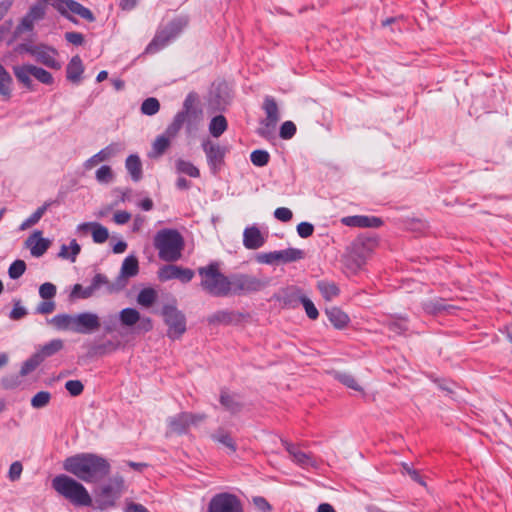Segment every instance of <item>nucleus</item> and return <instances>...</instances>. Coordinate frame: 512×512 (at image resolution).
<instances>
[{
  "label": "nucleus",
  "instance_id": "1",
  "mask_svg": "<svg viewBox=\"0 0 512 512\" xmlns=\"http://www.w3.org/2000/svg\"><path fill=\"white\" fill-rule=\"evenodd\" d=\"M63 468L86 483H97L110 474L111 465L101 455L95 453H79L66 458Z\"/></svg>",
  "mask_w": 512,
  "mask_h": 512
},
{
  "label": "nucleus",
  "instance_id": "2",
  "mask_svg": "<svg viewBox=\"0 0 512 512\" xmlns=\"http://www.w3.org/2000/svg\"><path fill=\"white\" fill-rule=\"evenodd\" d=\"M52 488L74 506L88 507L92 504V498L84 485L68 475L55 476Z\"/></svg>",
  "mask_w": 512,
  "mask_h": 512
},
{
  "label": "nucleus",
  "instance_id": "3",
  "mask_svg": "<svg viewBox=\"0 0 512 512\" xmlns=\"http://www.w3.org/2000/svg\"><path fill=\"white\" fill-rule=\"evenodd\" d=\"M154 246L161 260L175 262L181 258L184 240L177 230L165 228L154 236Z\"/></svg>",
  "mask_w": 512,
  "mask_h": 512
},
{
  "label": "nucleus",
  "instance_id": "4",
  "mask_svg": "<svg viewBox=\"0 0 512 512\" xmlns=\"http://www.w3.org/2000/svg\"><path fill=\"white\" fill-rule=\"evenodd\" d=\"M187 25L185 18H176L170 21L165 27L159 29L151 42L147 45L145 53L154 54L166 47L174 40Z\"/></svg>",
  "mask_w": 512,
  "mask_h": 512
},
{
  "label": "nucleus",
  "instance_id": "5",
  "mask_svg": "<svg viewBox=\"0 0 512 512\" xmlns=\"http://www.w3.org/2000/svg\"><path fill=\"white\" fill-rule=\"evenodd\" d=\"M125 490V481L121 475H115L109 483L103 485L97 496L96 503L100 510H107L115 507L116 501Z\"/></svg>",
  "mask_w": 512,
  "mask_h": 512
},
{
  "label": "nucleus",
  "instance_id": "6",
  "mask_svg": "<svg viewBox=\"0 0 512 512\" xmlns=\"http://www.w3.org/2000/svg\"><path fill=\"white\" fill-rule=\"evenodd\" d=\"M265 282L259 278L247 274H232L226 276V294H247L260 291L265 287Z\"/></svg>",
  "mask_w": 512,
  "mask_h": 512
},
{
  "label": "nucleus",
  "instance_id": "7",
  "mask_svg": "<svg viewBox=\"0 0 512 512\" xmlns=\"http://www.w3.org/2000/svg\"><path fill=\"white\" fill-rule=\"evenodd\" d=\"M201 287L213 296L224 295V275L219 271V264L212 262L206 267H200Z\"/></svg>",
  "mask_w": 512,
  "mask_h": 512
},
{
  "label": "nucleus",
  "instance_id": "8",
  "mask_svg": "<svg viewBox=\"0 0 512 512\" xmlns=\"http://www.w3.org/2000/svg\"><path fill=\"white\" fill-rule=\"evenodd\" d=\"M162 316L168 326L167 336L172 340L179 339L186 331L185 315L175 304H166L162 308Z\"/></svg>",
  "mask_w": 512,
  "mask_h": 512
},
{
  "label": "nucleus",
  "instance_id": "9",
  "mask_svg": "<svg viewBox=\"0 0 512 512\" xmlns=\"http://www.w3.org/2000/svg\"><path fill=\"white\" fill-rule=\"evenodd\" d=\"M138 272V259L133 255L126 257L122 263L119 276L115 279V281H109L108 294H114L122 291L127 285V279L135 277Z\"/></svg>",
  "mask_w": 512,
  "mask_h": 512
},
{
  "label": "nucleus",
  "instance_id": "10",
  "mask_svg": "<svg viewBox=\"0 0 512 512\" xmlns=\"http://www.w3.org/2000/svg\"><path fill=\"white\" fill-rule=\"evenodd\" d=\"M180 113L184 114V122L186 123V130L192 133L198 129V126L203 118V111L197 105V95L189 93L183 103V108Z\"/></svg>",
  "mask_w": 512,
  "mask_h": 512
},
{
  "label": "nucleus",
  "instance_id": "11",
  "mask_svg": "<svg viewBox=\"0 0 512 512\" xmlns=\"http://www.w3.org/2000/svg\"><path fill=\"white\" fill-rule=\"evenodd\" d=\"M281 443L289 453L291 460L302 469H318L320 462L311 453L302 451L296 444L281 439Z\"/></svg>",
  "mask_w": 512,
  "mask_h": 512
},
{
  "label": "nucleus",
  "instance_id": "12",
  "mask_svg": "<svg viewBox=\"0 0 512 512\" xmlns=\"http://www.w3.org/2000/svg\"><path fill=\"white\" fill-rule=\"evenodd\" d=\"M108 284V277L102 273H97L92 278L91 284L89 286L83 287L81 284H75L72 288L70 297L78 299H88L92 297L95 294V292H97L101 288H105L106 293H108Z\"/></svg>",
  "mask_w": 512,
  "mask_h": 512
},
{
  "label": "nucleus",
  "instance_id": "13",
  "mask_svg": "<svg viewBox=\"0 0 512 512\" xmlns=\"http://www.w3.org/2000/svg\"><path fill=\"white\" fill-rule=\"evenodd\" d=\"M157 275L158 279L162 282L178 279L182 283H188L193 279L195 273L190 268L167 264L159 268Z\"/></svg>",
  "mask_w": 512,
  "mask_h": 512
},
{
  "label": "nucleus",
  "instance_id": "14",
  "mask_svg": "<svg viewBox=\"0 0 512 512\" xmlns=\"http://www.w3.org/2000/svg\"><path fill=\"white\" fill-rule=\"evenodd\" d=\"M202 147L211 172L214 175L219 174L224 163V150L219 145L213 144L210 140L203 141Z\"/></svg>",
  "mask_w": 512,
  "mask_h": 512
},
{
  "label": "nucleus",
  "instance_id": "15",
  "mask_svg": "<svg viewBox=\"0 0 512 512\" xmlns=\"http://www.w3.org/2000/svg\"><path fill=\"white\" fill-rule=\"evenodd\" d=\"M101 326L97 314L92 312H83L75 315L74 332L79 334H91L97 331Z\"/></svg>",
  "mask_w": 512,
  "mask_h": 512
},
{
  "label": "nucleus",
  "instance_id": "16",
  "mask_svg": "<svg viewBox=\"0 0 512 512\" xmlns=\"http://www.w3.org/2000/svg\"><path fill=\"white\" fill-rule=\"evenodd\" d=\"M266 242V236L262 234L260 229L253 225L246 227L243 232V245L246 249L257 250Z\"/></svg>",
  "mask_w": 512,
  "mask_h": 512
},
{
  "label": "nucleus",
  "instance_id": "17",
  "mask_svg": "<svg viewBox=\"0 0 512 512\" xmlns=\"http://www.w3.org/2000/svg\"><path fill=\"white\" fill-rule=\"evenodd\" d=\"M36 50L35 58L38 62L51 69L59 70L61 68L60 62L55 58L57 55L56 49L40 44Z\"/></svg>",
  "mask_w": 512,
  "mask_h": 512
},
{
  "label": "nucleus",
  "instance_id": "18",
  "mask_svg": "<svg viewBox=\"0 0 512 512\" xmlns=\"http://www.w3.org/2000/svg\"><path fill=\"white\" fill-rule=\"evenodd\" d=\"M123 149L124 147L121 143H111L102 150H100L98 153L90 157L88 160H86L84 166L86 169H91L99 162L108 160L110 157L115 156Z\"/></svg>",
  "mask_w": 512,
  "mask_h": 512
},
{
  "label": "nucleus",
  "instance_id": "19",
  "mask_svg": "<svg viewBox=\"0 0 512 512\" xmlns=\"http://www.w3.org/2000/svg\"><path fill=\"white\" fill-rule=\"evenodd\" d=\"M342 223L349 227H361V228H378L383 224V221L374 216H347L342 218Z\"/></svg>",
  "mask_w": 512,
  "mask_h": 512
},
{
  "label": "nucleus",
  "instance_id": "20",
  "mask_svg": "<svg viewBox=\"0 0 512 512\" xmlns=\"http://www.w3.org/2000/svg\"><path fill=\"white\" fill-rule=\"evenodd\" d=\"M50 241L42 237L40 230H35L26 240V245L30 246L31 254L34 257L42 256L50 247Z\"/></svg>",
  "mask_w": 512,
  "mask_h": 512
},
{
  "label": "nucleus",
  "instance_id": "21",
  "mask_svg": "<svg viewBox=\"0 0 512 512\" xmlns=\"http://www.w3.org/2000/svg\"><path fill=\"white\" fill-rule=\"evenodd\" d=\"M187 417L188 412H181L173 417H169L167 420V434H187L190 429V423Z\"/></svg>",
  "mask_w": 512,
  "mask_h": 512
},
{
  "label": "nucleus",
  "instance_id": "22",
  "mask_svg": "<svg viewBox=\"0 0 512 512\" xmlns=\"http://www.w3.org/2000/svg\"><path fill=\"white\" fill-rule=\"evenodd\" d=\"M84 72V65L79 55H75L71 58L66 66V78L68 81L79 84L82 80V74Z\"/></svg>",
  "mask_w": 512,
  "mask_h": 512
},
{
  "label": "nucleus",
  "instance_id": "23",
  "mask_svg": "<svg viewBox=\"0 0 512 512\" xmlns=\"http://www.w3.org/2000/svg\"><path fill=\"white\" fill-rule=\"evenodd\" d=\"M368 251L363 244L355 243L347 257L348 265L353 269H360L366 262Z\"/></svg>",
  "mask_w": 512,
  "mask_h": 512
},
{
  "label": "nucleus",
  "instance_id": "24",
  "mask_svg": "<svg viewBox=\"0 0 512 512\" xmlns=\"http://www.w3.org/2000/svg\"><path fill=\"white\" fill-rule=\"evenodd\" d=\"M262 109L266 115L264 119L272 122H279L281 115L278 104L274 97L266 96L263 101Z\"/></svg>",
  "mask_w": 512,
  "mask_h": 512
},
{
  "label": "nucleus",
  "instance_id": "25",
  "mask_svg": "<svg viewBox=\"0 0 512 512\" xmlns=\"http://www.w3.org/2000/svg\"><path fill=\"white\" fill-rule=\"evenodd\" d=\"M13 72L17 80L29 90H33V82L30 78L32 76V64H24L21 66L13 67Z\"/></svg>",
  "mask_w": 512,
  "mask_h": 512
},
{
  "label": "nucleus",
  "instance_id": "26",
  "mask_svg": "<svg viewBox=\"0 0 512 512\" xmlns=\"http://www.w3.org/2000/svg\"><path fill=\"white\" fill-rule=\"evenodd\" d=\"M305 295L301 293V290L295 287L287 289L282 296V303L285 307L296 308L299 304H302Z\"/></svg>",
  "mask_w": 512,
  "mask_h": 512
},
{
  "label": "nucleus",
  "instance_id": "27",
  "mask_svg": "<svg viewBox=\"0 0 512 512\" xmlns=\"http://www.w3.org/2000/svg\"><path fill=\"white\" fill-rule=\"evenodd\" d=\"M125 167L133 181L138 182L142 178V163L138 155L131 154L127 157Z\"/></svg>",
  "mask_w": 512,
  "mask_h": 512
},
{
  "label": "nucleus",
  "instance_id": "28",
  "mask_svg": "<svg viewBox=\"0 0 512 512\" xmlns=\"http://www.w3.org/2000/svg\"><path fill=\"white\" fill-rule=\"evenodd\" d=\"M64 344L61 339H53L48 343L44 344L36 351V354L41 357L43 362L46 358L51 357L62 350Z\"/></svg>",
  "mask_w": 512,
  "mask_h": 512
},
{
  "label": "nucleus",
  "instance_id": "29",
  "mask_svg": "<svg viewBox=\"0 0 512 512\" xmlns=\"http://www.w3.org/2000/svg\"><path fill=\"white\" fill-rule=\"evenodd\" d=\"M326 315L329 319V321L336 327L337 329L344 328L348 322L349 317L346 313H344L342 310H340L337 307H332L330 309L326 310Z\"/></svg>",
  "mask_w": 512,
  "mask_h": 512
},
{
  "label": "nucleus",
  "instance_id": "30",
  "mask_svg": "<svg viewBox=\"0 0 512 512\" xmlns=\"http://www.w3.org/2000/svg\"><path fill=\"white\" fill-rule=\"evenodd\" d=\"M53 324L59 330H69L74 332L75 328V315L69 314H57L51 320Z\"/></svg>",
  "mask_w": 512,
  "mask_h": 512
},
{
  "label": "nucleus",
  "instance_id": "31",
  "mask_svg": "<svg viewBox=\"0 0 512 512\" xmlns=\"http://www.w3.org/2000/svg\"><path fill=\"white\" fill-rule=\"evenodd\" d=\"M171 139L166 134L159 135L152 144V151L150 152V157H160L162 156L166 150L170 147Z\"/></svg>",
  "mask_w": 512,
  "mask_h": 512
},
{
  "label": "nucleus",
  "instance_id": "32",
  "mask_svg": "<svg viewBox=\"0 0 512 512\" xmlns=\"http://www.w3.org/2000/svg\"><path fill=\"white\" fill-rule=\"evenodd\" d=\"M454 306L447 305L445 303L444 299L438 298V299H432L429 301H426L423 303V309L428 314L436 315L438 313H441L443 311H449L450 309H453Z\"/></svg>",
  "mask_w": 512,
  "mask_h": 512
},
{
  "label": "nucleus",
  "instance_id": "33",
  "mask_svg": "<svg viewBox=\"0 0 512 512\" xmlns=\"http://www.w3.org/2000/svg\"><path fill=\"white\" fill-rule=\"evenodd\" d=\"M92 227V238L95 243H104L108 237V229L99 223H84L80 225L81 229Z\"/></svg>",
  "mask_w": 512,
  "mask_h": 512
},
{
  "label": "nucleus",
  "instance_id": "34",
  "mask_svg": "<svg viewBox=\"0 0 512 512\" xmlns=\"http://www.w3.org/2000/svg\"><path fill=\"white\" fill-rule=\"evenodd\" d=\"M317 288L319 289L323 298L327 301H331L340 293L339 287L334 282L319 281Z\"/></svg>",
  "mask_w": 512,
  "mask_h": 512
},
{
  "label": "nucleus",
  "instance_id": "35",
  "mask_svg": "<svg viewBox=\"0 0 512 512\" xmlns=\"http://www.w3.org/2000/svg\"><path fill=\"white\" fill-rule=\"evenodd\" d=\"M140 319V313L135 308H124L119 313V321L124 326H133Z\"/></svg>",
  "mask_w": 512,
  "mask_h": 512
},
{
  "label": "nucleus",
  "instance_id": "36",
  "mask_svg": "<svg viewBox=\"0 0 512 512\" xmlns=\"http://www.w3.org/2000/svg\"><path fill=\"white\" fill-rule=\"evenodd\" d=\"M277 253L280 255V257H278V261L284 263H289L304 258V252L297 248L279 250Z\"/></svg>",
  "mask_w": 512,
  "mask_h": 512
},
{
  "label": "nucleus",
  "instance_id": "37",
  "mask_svg": "<svg viewBox=\"0 0 512 512\" xmlns=\"http://www.w3.org/2000/svg\"><path fill=\"white\" fill-rule=\"evenodd\" d=\"M184 124V114L178 112L174 116L173 121L167 126L164 134L173 139L174 137L177 136V134L179 133Z\"/></svg>",
  "mask_w": 512,
  "mask_h": 512
},
{
  "label": "nucleus",
  "instance_id": "38",
  "mask_svg": "<svg viewBox=\"0 0 512 512\" xmlns=\"http://www.w3.org/2000/svg\"><path fill=\"white\" fill-rule=\"evenodd\" d=\"M156 298L157 293L153 288H144L139 292L137 302L144 307H150L156 301Z\"/></svg>",
  "mask_w": 512,
  "mask_h": 512
},
{
  "label": "nucleus",
  "instance_id": "39",
  "mask_svg": "<svg viewBox=\"0 0 512 512\" xmlns=\"http://www.w3.org/2000/svg\"><path fill=\"white\" fill-rule=\"evenodd\" d=\"M277 124V122L262 119L260 121V126L257 129V134L265 139H271L274 137Z\"/></svg>",
  "mask_w": 512,
  "mask_h": 512
},
{
  "label": "nucleus",
  "instance_id": "40",
  "mask_svg": "<svg viewBox=\"0 0 512 512\" xmlns=\"http://www.w3.org/2000/svg\"><path fill=\"white\" fill-rule=\"evenodd\" d=\"M176 168L179 173L186 174L190 177L197 178L200 176L199 169L189 161L182 159L177 160Z\"/></svg>",
  "mask_w": 512,
  "mask_h": 512
},
{
  "label": "nucleus",
  "instance_id": "41",
  "mask_svg": "<svg viewBox=\"0 0 512 512\" xmlns=\"http://www.w3.org/2000/svg\"><path fill=\"white\" fill-rule=\"evenodd\" d=\"M334 377L346 387L355 391H362L361 386L357 383L353 375L345 372H336Z\"/></svg>",
  "mask_w": 512,
  "mask_h": 512
},
{
  "label": "nucleus",
  "instance_id": "42",
  "mask_svg": "<svg viewBox=\"0 0 512 512\" xmlns=\"http://www.w3.org/2000/svg\"><path fill=\"white\" fill-rule=\"evenodd\" d=\"M42 363L41 357L36 352L22 363L20 375L26 376L33 372Z\"/></svg>",
  "mask_w": 512,
  "mask_h": 512
},
{
  "label": "nucleus",
  "instance_id": "43",
  "mask_svg": "<svg viewBox=\"0 0 512 512\" xmlns=\"http://www.w3.org/2000/svg\"><path fill=\"white\" fill-rule=\"evenodd\" d=\"M12 82L13 79L7 70L0 73V95L5 99H9L11 97Z\"/></svg>",
  "mask_w": 512,
  "mask_h": 512
},
{
  "label": "nucleus",
  "instance_id": "44",
  "mask_svg": "<svg viewBox=\"0 0 512 512\" xmlns=\"http://www.w3.org/2000/svg\"><path fill=\"white\" fill-rule=\"evenodd\" d=\"M70 248H71V254H68V247L65 244H63L61 246V249H60V252H59L58 256L61 257V258H64V259H70L71 262H75L77 255L81 251V247L77 243V241L75 239H73L70 242Z\"/></svg>",
  "mask_w": 512,
  "mask_h": 512
},
{
  "label": "nucleus",
  "instance_id": "45",
  "mask_svg": "<svg viewBox=\"0 0 512 512\" xmlns=\"http://www.w3.org/2000/svg\"><path fill=\"white\" fill-rule=\"evenodd\" d=\"M160 109V103L158 99L149 97L145 99L141 104V112L144 115L152 116L155 115Z\"/></svg>",
  "mask_w": 512,
  "mask_h": 512
},
{
  "label": "nucleus",
  "instance_id": "46",
  "mask_svg": "<svg viewBox=\"0 0 512 512\" xmlns=\"http://www.w3.org/2000/svg\"><path fill=\"white\" fill-rule=\"evenodd\" d=\"M51 400V393L48 391H40L36 393L31 399V406L35 409L46 407Z\"/></svg>",
  "mask_w": 512,
  "mask_h": 512
},
{
  "label": "nucleus",
  "instance_id": "47",
  "mask_svg": "<svg viewBox=\"0 0 512 512\" xmlns=\"http://www.w3.org/2000/svg\"><path fill=\"white\" fill-rule=\"evenodd\" d=\"M32 76L45 85H52L54 82V78L50 72L35 65H32Z\"/></svg>",
  "mask_w": 512,
  "mask_h": 512
},
{
  "label": "nucleus",
  "instance_id": "48",
  "mask_svg": "<svg viewBox=\"0 0 512 512\" xmlns=\"http://www.w3.org/2000/svg\"><path fill=\"white\" fill-rule=\"evenodd\" d=\"M250 160L257 167L266 166L270 160V155L266 150H254L250 155Z\"/></svg>",
  "mask_w": 512,
  "mask_h": 512
},
{
  "label": "nucleus",
  "instance_id": "49",
  "mask_svg": "<svg viewBox=\"0 0 512 512\" xmlns=\"http://www.w3.org/2000/svg\"><path fill=\"white\" fill-rule=\"evenodd\" d=\"M26 271V263L23 260H15L8 269V275L11 279L20 278Z\"/></svg>",
  "mask_w": 512,
  "mask_h": 512
},
{
  "label": "nucleus",
  "instance_id": "50",
  "mask_svg": "<svg viewBox=\"0 0 512 512\" xmlns=\"http://www.w3.org/2000/svg\"><path fill=\"white\" fill-rule=\"evenodd\" d=\"M209 131L214 137H219L224 133V115L220 114L212 119Z\"/></svg>",
  "mask_w": 512,
  "mask_h": 512
},
{
  "label": "nucleus",
  "instance_id": "51",
  "mask_svg": "<svg viewBox=\"0 0 512 512\" xmlns=\"http://www.w3.org/2000/svg\"><path fill=\"white\" fill-rule=\"evenodd\" d=\"M297 128L294 122L285 121L280 126L279 136L281 139L289 140L296 134Z\"/></svg>",
  "mask_w": 512,
  "mask_h": 512
},
{
  "label": "nucleus",
  "instance_id": "52",
  "mask_svg": "<svg viewBox=\"0 0 512 512\" xmlns=\"http://www.w3.org/2000/svg\"><path fill=\"white\" fill-rule=\"evenodd\" d=\"M387 328L390 332L401 335L408 330V325L406 319L400 318L388 322Z\"/></svg>",
  "mask_w": 512,
  "mask_h": 512
},
{
  "label": "nucleus",
  "instance_id": "53",
  "mask_svg": "<svg viewBox=\"0 0 512 512\" xmlns=\"http://www.w3.org/2000/svg\"><path fill=\"white\" fill-rule=\"evenodd\" d=\"M226 512H244L240 499L230 493H226Z\"/></svg>",
  "mask_w": 512,
  "mask_h": 512
},
{
  "label": "nucleus",
  "instance_id": "54",
  "mask_svg": "<svg viewBox=\"0 0 512 512\" xmlns=\"http://www.w3.org/2000/svg\"><path fill=\"white\" fill-rule=\"evenodd\" d=\"M242 407H243V402L240 400L239 396H237V395L227 396L226 395V411H229L232 414H236L241 411Z\"/></svg>",
  "mask_w": 512,
  "mask_h": 512
},
{
  "label": "nucleus",
  "instance_id": "55",
  "mask_svg": "<svg viewBox=\"0 0 512 512\" xmlns=\"http://www.w3.org/2000/svg\"><path fill=\"white\" fill-rule=\"evenodd\" d=\"M57 292L56 286L53 283L45 282L39 287V295L45 300H50L55 297Z\"/></svg>",
  "mask_w": 512,
  "mask_h": 512
},
{
  "label": "nucleus",
  "instance_id": "56",
  "mask_svg": "<svg viewBox=\"0 0 512 512\" xmlns=\"http://www.w3.org/2000/svg\"><path fill=\"white\" fill-rule=\"evenodd\" d=\"M96 179L100 183H109L113 179V172L110 166L103 165L96 171Z\"/></svg>",
  "mask_w": 512,
  "mask_h": 512
},
{
  "label": "nucleus",
  "instance_id": "57",
  "mask_svg": "<svg viewBox=\"0 0 512 512\" xmlns=\"http://www.w3.org/2000/svg\"><path fill=\"white\" fill-rule=\"evenodd\" d=\"M208 512H224V492L218 493L212 498Z\"/></svg>",
  "mask_w": 512,
  "mask_h": 512
},
{
  "label": "nucleus",
  "instance_id": "58",
  "mask_svg": "<svg viewBox=\"0 0 512 512\" xmlns=\"http://www.w3.org/2000/svg\"><path fill=\"white\" fill-rule=\"evenodd\" d=\"M65 388L73 397L79 396L84 390V385L80 380H69L65 383Z\"/></svg>",
  "mask_w": 512,
  "mask_h": 512
},
{
  "label": "nucleus",
  "instance_id": "59",
  "mask_svg": "<svg viewBox=\"0 0 512 512\" xmlns=\"http://www.w3.org/2000/svg\"><path fill=\"white\" fill-rule=\"evenodd\" d=\"M278 257L280 255H278L277 251L259 253L256 255V261L261 264H274L279 262Z\"/></svg>",
  "mask_w": 512,
  "mask_h": 512
},
{
  "label": "nucleus",
  "instance_id": "60",
  "mask_svg": "<svg viewBox=\"0 0 512 512\" xmlns=\"http://www.w3.org/2000/svg\"><path fill=\"white\" fill-rule=\"evenodd\" d=\"M27 15L32 18L34 21H38L44 18L45 16V6L43 3H37L30 7Z\"/></svg>",
  "mask_w": 512,
  "mask_h": 512
},
{
  "label": "nucleus",
  "instance_id": "61",
  "mask_svg": "<svg viewBox=\"0 0 512 512\" xmlns=\"http://www.w3.org/2000/svg\"><path fill=\"white\" fill-rule=\"evenodd\" d=\"M53 204L52 201H46L42 206L38 207L28 218L33 225L37 224L47 209Z\"/></svg>",
  "mask_w": 512,
  "mask_h": 512
},
{
  "label": "nucleus",
  "instance_id": "62",
  "mask_svg": "<svg viewBox=\"0 0 512 512\" xmlns=\"http://www.w3.org/2000/svg\"><path fill=\"white\" fill-rule=\"evenodd\" d=\"M302 305L305 309V312L311 320H316L319 316V312L317 308L315 307L314 303L305 296Z\"/></svg>",
  "mask_w": 512,
  "mask_h": 512
},
{
  "label": "nucleus",
  "instance_id": "63",
  "mask_svg": "<svg viewBox=\"0 0 512 512\" xmlns=\"http://www.w3.org/2000/svg\"><path fill=\"white\" fill-rule=\"evenodd\" d=\"M20 303V300H14V307L9 314L10 319L20 320L27 315V310Z\"/></svg>",
  "mask_w": 512,
  "mask_h": 512
},
{
  "label": "nucleus",
  "instance_id": "64",
  "mask_svg": "<svg viewBox=\"0 0 512 512\" xmlns=\"http://www.w3.org/2000/svg\"><path fill=\"white\" fill-rule=\"evenodd\" d=\"M124 512H150L143 504L126 500Z\"/></svg>",
  "mask_w": 512,
  "mask_h": 512
}]
</instances>
